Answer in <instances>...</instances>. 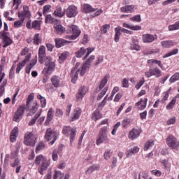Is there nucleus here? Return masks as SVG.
<instances>
[{
  "label": "nucleus",
  "instance_id": "c9c22d12",
  "mask_svg": "<svg viewBox=\"0 0 179 179\" xmlns=\"http://www.w3.org/2000/svg\"><path fill=\"white\" fill-rule=\"evenodd\" d=\"M102 117L103 115L99 110H95L92 115V119L94 120V121H97V120H100Z\"/></svg>",
  "mask_w": 179,
  "mask_h": 179
},
{
  "label": "nucleus",
  "instance_id": "bb28decb",
  "mask_svg": "<svg viewBox=\"0 0 179 179\" xmlns=\"http://www.w3.org/2000/svg\"><path fill=\"white\" fill-rule=\"evenodd\" d=\"M82 115V110L80 108H76L73 110V116L72 117V121H76V120H79Z\"/></svg>",
  "mask_w": 179,
  "mask_h": 179
},
{
  "label": "nucleus",
  "instance_id": "c03bdc74",
  "mask_svg": "<svg viewBox=\"0 0 179 179\" xmlns=\"http://www.w3.org/2000/svg\"><path fill=\"white\" fill-rule=\"evenodd\" d=\"M64 173H62L60 171H55L53 178L54 179H62V178H64Z\"/></svg>",
  "mask_w": 179,
  "mask_h": 179
},
{
  "label": "nucleus",
  "instance_id": "774afa93",
  "mask_svg": "<svg viewBox=\"0 0 179 179\" xmlns=\"http://www.w3.org/2000/svg\"><path fill=\"white\" fill-rule=\"evenodd\" d=\"M122 87H128L129 86V81L127 78H124L122 83Z\"/></svg>",
  "mask_w": 179,
  "mask_h": 179
},
{
  "label": "nucleus",
  "instance_id": "e2e57ef3",
  "mask_svg": "<svg viewBox=\"0 0 179 179\" xmlns=\"http://www.w3.org/2000/svg\"><path fill=\"white\" fill-rule=\"evenodd\" d=\"M44 159H45L44 157H43V155H41L36 157V161H35L36 164H40V163H41V161L43 162Z\"/></svg>",
  "mask_w": 179,
  "mask_h": 179
},
{
  "label": "nucleus",
  "instance_id": "37998d69",
  "mask_svg": "<svg viewBox=\"0 0 179 179\" xmlns=\"http://www.w3.org/2000/svg\"><path fill=\"white\" fill-rule=\"evenodd\" d=\"M169 30L172 31L173 30H179V20L175 22L172 25L169 26Z\"/></svg>",
  "mask_w": 179,
  "mask_h": 179
},
{
  "label": "nucleus",
  "instance_id": "f03ea898",
  "mask_svg": "<svg viewBox=\"0 0 179 179\" xmlns=\"http://www.w3.org/2000/svg\"><path fill=\"white\" fill-rule=\"evenodd\" d=\"M66 33L68 34H72L71 35V40H76L79 36H80V33H82V31L80 29H79V27L76 25H71L70 27H68L66 29Z\"/></svg>",
  "mask_w": 179,
  "mask_h": 179
},
{
  "label": "nucleus",
  "instance_id": "473e14b6",
  "mask_svg": "<svg viewBox=\"0 0 179 179\" xmlns=\"http://www.w3.org/2000/svg\"><path fill=\"white\" fill-rule=\"evenodd\" d=\"M152 76H156V78H160L162 76V71L157 67H155L154 69H150Z\"/></svg>",
  "mask_w": 179,
  "mask_h": 179
},
{
  "label": "nucleus",
  "instance_id": "f8f14e48",
  "mask_svg": "<svg viewBox=\"0 0 179 179\" xmlns=\"http://www.w3.org/2000/svg\"><path fill=\"white\" fill-rule=\"evenodd\" d=\"M50 80L55 87H61L62 86V79L58 76H52Z\"/></svg>",
  "mask_w": 179,
  "mask_h": 179
},
{
  "label": "nucleus",
  "instance_id": "13d9d810",
  "mask_svg": "<svg viewBox=\"0 0 179 179\" xmlns=\"http://www.w3.org/2000/svg\"><path fill=\"white\" fill-rule=\"evenodd\" d=\"M45 64L50 71H52V69H54V67L55 66V63L54 62H50L49 63L48 62H45Z\"/></svg>",
  "mask_w": 179,
  "mask_h": 179
},
{
  "label": "nucleus",
  "instance_id": "2eb2a0df",
  "mask_svg": "<svg viewBox=\"0 0 179 179\" xmlns=\"http://www.w3.org/2000/svg\"><path fill=\"white\" fill-rule=\"evenodd\" d=\"M18 17L22 19H26V17H29V19H30V11L29 10V6H23V11L18 12Z\"/></svg>",
  "mask_w": 179,
  "mask_h": 179
},
{
  "label": "nucleus",
  "instance_id": "5fc2aeb1",
  "mask_svg": "<svg viewBox=\"0 0 179 179\" xmlns=\"http://www.w3.org/2000/svg\"><path fill=\"white\" fill-rule=\"evenodd\" d=\"M50 9H51V6H50V5H46L43 7V13L44 16H46L47 13H50Z\"/></svg>",
  "mask_w": 179,
  "mask_h": 179
},
{
  "label": "nucleus",
  "instance_id": "f257e3e1",
  "mask_svg": "<svg viewBox=\"0 0 179 179\" xmlns=\"http://www.w3.org/2000/svg\"><path fill=\"white\" fill-rule=\"evenodd\" d=\"M44 138L46 142H50V141H52L50 143V145H54L57 139H58V135L55 131L52 130V129L48 128L46 129Z\"/></svg>",
  "mask_w": 179,
  "mask_h": 179
},
{
  "label": "nucleus",
  "instance_id": "0e129e2a",
  "mask_svg": "<svg viewBox=\"0 0 179 179\" xmlns=\"http://www.w3.org/2000/svg\"><path fill=\"white\" fill-rule=\"evenodd\" d=\"M38 110V106L37 105V102H34V106H33L32 108L31 109V113L34 114L35 113L37 112Z\"/></svg>",
  "mask_w": 179,
  "mask_h": 179
},
{
  "label": "nucleus",
  "instance_id": "79ce46f5",
  "mask_svg": "<svg viewBox=\"0 0 179 179\" xmlns=\"http://www.w3.org/2000/svg\"><path fill=\"white\" fill-rule=\"evenodd\" d=\"M23 23H24V18H20V20L14 22V27L19 29L23 26Z\"/></svg>",
  "mask_w": 179,
  "mask_h": 179
},
{
  "label": "nucleus",
  "instance_id": "6e6552de",
  "mask_svg": "<svg viewBox=\"0 0 179 179\" xmlns=\"http://www.w3.org/2000/svg\"><path fill=\"white\" fill-rule=\"evenodd\" d=\"M78 13V7H76L75 5H70L66 9V16L71 19L72 17H75Z\"/></svg>",
  "mask_w": 179,
  "mask_h": 179
},
{
  "label": "nucleus",
  "instance_id": "de8ad7c7",
  "mask_svg": "<svg viewBox=\"0 0 179 179\" xmlns=\"http://www.w3.org/2000/svg\"><path fill=\"white\" fill-rule=\"evenodd\" d=\"M153 145H155V143H153V141L148 140L145 144L144 150L145 151L148 150L149 148H152Z\"/></svg>",
  "mask_w": 179,
  "mask_h": 179
},
{
  "label": "nucleus",
  "instance_id": "0eeeda50",
  "mask_svg": "<svg viewBox=\"0 0 179 179\" xmlns=\"http://www.w3.org/2000/svg\"><path fill=\"white\" fill-rule=\"evenodd\" d=\"M2 36V44L3 48H6V47H8V45H11V44L13 43V41L12 38L9 37V33L6 32L5 31H3L1 32Z\"/></svg>",
  "mask_w": 179,
  "mask_h": 179
},
{
  "label": "nucleus",
  "instance_id": "2f4dec72",
  "mask_svg": "<svg viewBox=\"0 0 179 179\" xmlns=\"http://www.w3.org/2000/svg\"><path fill=\"white\" fill-rule=\"evenodd\" d=\"M138 152H139V147H134L127 151V157H131V156L138 153Z\"/></svg>",
  "mask_w": 179,
  "mask_h": 179
},
{
  "label": "nucleus",
  "instance_id": "39448f33",
  "mask_svg": "<svg viewBox=\"0 0 179 179\" xmlns=\"http://www.w3.org/2000/svg\"><path fill=\"white\" fill-rule=\"evenodd\" d=\"M24 143L27 146H34L36 145V136L33 132L27 131L25 134Z\"/></svg>",
  "mask_w": 179,
  "mask_h": 179
},
{
  "label": "nucleus",
  "instance_id": "393cba45",
  "mask_svg": "<svg viewBox=\"0 0 179 179\" xmlns=\"http://www.w3.org/2000/svg\"><path fill=\"white\" fill-rule=\"evenodd\" d=\"M161 45L163 48H171V47H174V45H176V42L173 41H163L161 42Z\"/></svg>",
  "mask_w": 179,
  "mask_h": 179
},
{
  "label": "nucleus",
  "instance_id": "f3484780",
  "mask_svg": "<svg viewBox=\"0 0 179 179\" xmlns=\"http://www.w3.org/2000/svg\"><path fill=\"white\" fill-rule=\"evenodd\" d=\"M62 149H64V145H60L57 150H53L52 153V159L54 162H57L58 160V155H61V152H62Z\"/></svg>",
  "mask_w": 179,
  "mask_h": 179
},
{
  "label": "nucleus",
  "instance_id": "052dcab7",
  "mask_svg": "<svg viewBox=\"0 0 179 179\" xmlns=\"http://www.w3.org/2000/svg\"><path fill=\"white\" fill-rule=\"evenodd\" d=\"M131 122V120H129V118L126 117L123 120L122 125L124 128H125V127H127V125H129Z\"/></svg>",
  "mask_w": 179,
  "mask_h": 179
},
{
  "label": "nucleus",
  "instance_id": "ddd939ff",
  "mask_svg": "<svg viewBox=\"0 0 179 179\" xmlns=\"http://www.w3.org/2000/svg\"><path fill=\"white\" fill-rule=\"evenodd\" d=\"M142 40L143 43H153L155 40H157V36L150 34H143L142 36Z\"/></svg>",
  "mask_w": 179,
  "mask_h": 179
},
{
  "label": "nucleus",
  "instance_id": "7c9ffc66",
  "mask_svg": "<svg viewBox=\"0 0 179 179\" xmlns=\"http://www.w3.org/2000/svg\"><path fill=\"white\" fill-rule=\"evenodd\" d=\"M69 57V53L68 52H64L63 53L59 54V62L60 64H62L64 61Z\"/></svg>",
  "mask_w": 179,
  "mask_h": 179
},
{
  "label": "nucleus",
  "instance_id": "338daca9",
  "mask_svg": "<svg viewBox=\"0 0 179 179\" xmlns=\"http://www.w3.org/2000/svg\"><path fill=\"white\" fill-rule=\"evenodd\" d=\"M64 115V111L59 108L56 109V116L57 117H62Z\"/></svg>",
  "mask_w": 179,
  "mask_h": 179
},
{
  "label": "nucleus",
  "instance_id": "58836bf2",
  "mask_svg": "<svg viewBox=\"0 0 179 179\" xmlns=\"http://www.w3.org/2000/svg\"><path fill=\"white\" fill-rule=\"evenodd\" d=\"M110 78L109 75H106L105 76V78H103V80L101 82V84L99 85V89L101 90V89H103V87H104V86H106V85H107V82L108 80Z\"/></svg>",
  "mask_w": 179,
  "mask_h": 179
},
{
  "label": "nucleus",
  "instance_id": "c85d7f7f",
  "mask_svg": "<svg viewBox=\"0 0 179 179\" xmlns=\"http://www.w3.org/2000/svg\"><path fill=\"white\" fill-rule=\"evenodd\" d=\"M123 27H126L127 29H130V30H142V27L139 25H132L127 23L123 24Z\"/></svg>",
  "mask_w": 179,
  "mask_h": 179
},
{
  "label": "nucleus",
  "instance_id": "9d476101",
  "mask_svg": "<svg viewBox=\"0 0 179 179\" xmlns=\"http://www.w3.org/2000/svg\"><path fill=\"white\" fill-rule=\"evenodd\" d=\"M166 144L169 148H172V149H177L179 146V142L177 141V138L173 135L169 136L166 138Z\"/></svg>",
  "mask_w": 179,
  "mask_h": 179
},
{
  "label": "nucleus",
  "instance_id": "cd10ccee",
  "mask_svg": "<svg viewBox=\"0 0 179 179\" xmlns=\"http://www.w3.org/2000/svg\"><path fill=\"white\" fill-rule=\"evenodd\" d=\"M130 50L141 51V46L138 44V41L133 39L129 46Z\"/></svg>",
  "mask_w": 179,
  "mask_h": 179
},
{
  "label": "nucleus",
  "instance_id": "a211bd4d",
  "mask_svg": "<svg viewBox=\"0 0 179 179\" xmlns=\"http://www.w3.org/2000/svg\"><path fill=\"white\" fill-rule=\"evenodd\" d=\"M52 118H54V109L52 108H49V110L48 111L47 117H46V120L44 123V125L47 127L51 121H52Z\"/></svg>",
  "mask_w": 179,
  "mask_h": 179
},
{
  "label": "nucleus",
  "instance_id": "423d86ee",
  "mask_svg": "<svg viewBox=\"0 0 179 179\" xmlns=\"http://www.w3.org/2000/svg\"><path fill=\"white\" fill-rule=\"evenodd\" d=\"M24 108H26V106L22 104L19 106L17 109L16 112L14 114L13 120L15 122H19L22 118H23V115H24Z\"/></svg>",
  "mask_w": 179,
  "mask_h": 179
},
{
  "label": "nucleus",
  "instance_id": "a18cd8bd",
  "mask_svg": "<svg viewBox=\"0 0 179 179\" xmlns=\"http://www.w3.org/2000/svg\"><path fill=\"white\" fill-rule=\"evenodd\" d=\"M41 22L38 20H35L32 22L31 27L32 29H35L36 30H40Z\"/></svg>",
  "mask_w": 179,
  "mask_h": 179
},
{
  "label": "nucleus",
  "instance_id": "b1692460",
  "mask_svg": "<svg viewBox=\"0 0 179 179\" xmlns=\"http://www.w3.org/2000/svg\"><path fill=\"white\" fill-rule=\"evenodd\" d=\"M53 15L56 16V17H64V16H65V11H62V7H57Z\"/></svg>",
  "mask_w": 179,
  "mask_h": 179
},
{
  "label": "nucleus",
  "instance_id": "3c124183",
  "mask_svg": "<svg viewBox=\"0 0 179 179\" xmlns=\"http://www.w3.org/2000/svg\"><path fill=\"white\" fill-rule=\"evenodd\" d=\"M111 155H113V151H111V150H106L104 152L105 160H108L111 157Z\"/></svg>",
  "mask_w": 179,
  "mask_h": 179
},
{
  "label": "nucleus",
  "instance_id": "69168bd1",
  "mask_svg": "<svg viewBox=\"0 0 179 179\" xmlns=\"http://www.w3.org/2000/svg\"><path fill=\"white\" fill-rule=\"evenodd\" d=\"M130 20H133V22H141V15H137L130 18Z\"/></svg>",
  "mask_w": 179,
  "mask_h": 179
},
{
  "label": "nucleus",
  "instance_id": "603ef678",
  "mask_svg": "<svg viewBox=\"0 0 179 179\" xmlns=\"http://www.w3.org/2000/svg\"><path fill=\"white\" fill-rule=\"evenodd\" d=\"M33 99H34V93H31L27 100V104L26 106L29 108H30L29 104H30V101H31V100H33Z\"/></svg>",
  "mask_w": 179,
  "mask_h": 179
},
{
  "label": "nucleus",
  "instance_id": "49530a36",
  "mask_svg": "<svg viewBox=\"0 0 179 179\" xmlns=\"http://www.w3.org/2000/svg\"><path fill=\"white\" fill-rule=\"evenodd\" d=\"M179 80V73H176L173 76H172L169 80L171 83H174V82H177Z\"/></svg>",
  "mask_w": 179,
  "mask_h": 179
},
{
  "label": "nucleus",
  "instance_id": "4be33fe9",
  "mask_svg": "<svg viewBox=\"0 0 179 179\" xmlns=\"http://www.w3.org/2000/svg\"><path fill=\"white\" fill-rule=\"evenodd\" d=\"M47 169H48V162H47V159H43L41 167L38 169V172L43 175Z\"/></svg>",
  "mask_w": 179,
  "mask_h": 179
},
{
  "label": "nucleus",
  "instance_id": "09e8293b",
  "mask_svg": "<svg viewBox=\"0 0 179 179\" xmlns=\"http://www.w3.org/2000/svg\"><path fill=\"white\" fill-rule=\"evenodd\" d=\"M176 54H178V49H174L171 52L166 54L163 56V58H169V57H171V55H176Z\"/></svg>",
  "mask_w": 179,
  "mask_h": 179
},
{
  "label": "nucleus",
  "instance_id": "6ab92c4d",
  "mask_svg": "<svg viewBox=\"0 0 179 179\" xmlns=\"http://www.w3.org/2000/svg\"><path fill=\"white\" fill-rule=\"evenodd\" d=\"M107 142H108V137L107 136V134H99V138L96 140V145L99 146L101 145V143H107Z\"/></svg>",
  "mask_w": 179,
  "mask_h": 179
},
{
  "label": "nucleus",
  "instance_id": "4c0bfd02",
  "mask_svg": "<svg viewBox=\"0 0 179 179\" xmlns=\"http://www.w3.org/2000/svg\"><path fill=\"white\" fill-rule=\"evenodd\" d=\"M40 115H41V112H38L36 114H35V115L31 119V120L29 122V125L30 126L34 125V124H36V121H37Z\"/></svg>",
  "mask_w": 179,
  "mask_h": 179
},
{
  "label": "nucleus",
  "instance_id": "20e7f679",
  "mask_svg": "<svg viewBox=\"0 0 179 179\" xmlns=\"http://www.w3.org/2000/svg\"><path fill=\"white\" fill-rule=\"evenodd\" d=\"M80 66V63L77 62L75 65V66L71 69L70 73V76L71 78V83H76V80H78L79 78V73H80V71H82V68L78 69Z\"/></svg>",
  "mask_w": 179,
  "mask_h": 179
},
{
  "label": "nucleus",
  "instance_id": "c756f323",
  "mask_svg": "<svg viewBox=\"0 0 179 179\" xmlns=\"http://www.w3.org/2000/svg\"><path fill=\"white\" fill-rule=\"evenodd\" d=\"M96 170H100V165L99 164H93L92 166H90L88 169L86 171V174H92L93 171H96Z\"/></svg>",
  "mask_w": 179,
  "mask_h": 179
},
{
  "label": "nucleus",
  "instance_id": "9b49d317",
  "mask_svg": "<svg viewBox=\"0 0 179 179\" xmlns=\"http://www.w3.org/2000/svg\"><path fill=\"white\" fill-rule=\"evenodd\" d=\"M141 132H142V129H132L129 133V139H131V141H134V139L139 138Z\"/></svg>",
  "mask_w": 179,
  "mask_h": 179
},
{
  "label": "nucleus",
  "instance_id": "1a4fd4ad",
  "mask_svg": "<svg viewBox=\"0 0 179 179\" xmlns=\"http://www.w3.org/2000/svg\"><path fill=\"white\" fill-rule=\"evenodd\" d=\"M94 59H95L94 55H92L85 63H83L80 70V76H85V73H86V71L90 66V64H92V62H93Z\"/></svg>",
  "mask_w": 179,
  "mask_h": 179
},
{
  "label": "nucleus",
  "instance_id": "864d4df0",
  "mask_svg": "<svg viewBox=\"0 0 179 179\" xmlns=\"http://www.w3.org/2000/svg\"><path fill=\"white\" fill-rule=\"evenodd\" d=\"M20 150V147H19V145H16L15 152H11V157L13 159H15V157H17V155H19Z\"/></svg>",
  "mask_w": 179,
  "mask_h": 179
},
{
  "label": "nucleus",
  "instance_id": "a878e982",
  "mask_svg": "<svg viewBox=\"0 0 179 179\" xmlns=\"http://www.w3.org/2000/svg\"><path fill=\"white\" fill-rule=\"evenodd\" d=\"M36 64H37V56H36V58L34 59L32 61H31L30 64H29L27 66L26 73L29 74L31 69H33V68L34 67V65H36Z\"/></svg>",
  "mask_w": 179,
  "mask_h": 179
},
{
  "label": "nucleus",
  "instance_id": "4468645a",
  "mask_svg": "<svg viewBox=\"0 0 179 179\" xmlns=\"http://www.w3.org/2000/svg\"><path fill=\"white\" fill-rule=\"evenodd\" d=\"M136 9H138V7L134 5H127L120 8L121 12H124V13H132L135 12Z\"/></svg>",
  "mask_w": 179,
  "mask_h": 179
},
{
  "label": "nucleus",
  "instance_id": "7ed1b4c3",
  "mask_svg": "<svg viewBox=\"0 0 179 179\" xmlns=\"http://www.w3.org/2000/svg\"><path fill=\"white\" fill-rule=\"evenodd\" d=\"M62 133L66 136H69V135H70L71 143H72V142L75 141V138H76V128H71V127L65 126L63 127Z\"/></svg>",
  "mask_w": 179,
  "mask_h": 179
},
{
  "label": "nucleus",
  "instance_id": "bf43d9fd",
  "mask_svg": "<svg viewBox=\"0 0 179 179\" xmlns=\"http://www.w3.org/2000/svg\"><path fill=\"white\" fill-rule=\"evenodd\" d=\"M110 29V24H105L103 26H102L101 27V33H103V34H106V33H107V29Z\"/></svg>",
  "mask_w": 179,
  "mask_h": 179
},
{
  "label": "nucleus",
  "instance_id": "8fccbe9b",
  "mask_svg": "<svg viewBox=\"0 0 179 179\" xmlns=\"http://www.w3.org/2000/svg\"><path fill=\"white\" fill-rule=\"evenodd\" d=\"M45 148V144L43 142L39 143L36 148V153H38L40 150H43Z\"/></svg>",
  "mask_w": 179,
  "mask_h": 179
},
{
  "label": "nucleus",
  "instance_id": "f704fd0d",
  "mask_svg": "<svg viewBox=\"0 0 179 179\" xmlns=\"http://www.w3.org/2000/svg\"><path fill=\"white\" fill-rule=\"evenodd\" d=\"M83 10L85 13H90V12H95L96 9L93 8L90 4H84Z\"/></svg>",
  "mask_w": 179,
  "mask_h": 179
},
{
  "label": "nucleus",
  "instance_id": "72a5a7b5",
  "mask_svg": "<svg viewBox=\"0 0 179 179\" xmlns=\"http://www.w3.org/2000/svg\"><path fill=\"white\" fill-rule=\"evenodd\" d=\"M33 43L35 45H38V44H41V36H40V34H36L34 35L33 38Z\"/></svg>",
  "mask_w": 179,
  "mask_h": 179
},
{
  "label": "nucleus",
  "instance_id": "5701e85b",
  "mask_svg": "<svg viewBox=\"0 0 179 179\" xmlns=\"http://www.w3.org/2000/svg\"><path fill=\"white\" fill-rule=\"evenodd\" d=\"M45 23H49L50 24H54L55 25L57 23H58L59 21H58V20L52 17V15L49 14V15H45Z\"/></svg>",
  "mask_w": 179,
  "mask_h": 179
},
{
  "label": "nucleus",
  "instance_id": "4d7b16f0",
  "mask_svg": "<svg viewBox=\"0 0 179 179\" xmlns=\"http://www.w3.org/2000/svg\"><path fill=\"white\" fill-rule=\"evenodd\" d=\"M38 55H45V46L41 45L38 49Z\"/></svg>",
  "mask_w": 179,
  "mask_h": 179
},
{
  "label": "nucleus",
  "instance_id": "412c9836",
  "mask_svg": "<svg viewBox=\"0 0 179 179\" xmlns=\"http://www.w3.org/2000/svg\"><path fill=\"white\" fill-rule=\"evenodd\" d=\"M55 43L56 48H61V47H64V45L67 44V43H69V41L63 38H55Z\"/></svg>",
  "mask_w": 179,
  "mask_h": 179
},
{
  "label": "nucleus",
  "instance_id": "dca6fc26",
  "mask_svg": "<svg viewBox=\"0 0 179 179\" xmlns=\"http://www.w3.org/2000/svg\"><path fill=\"white\" fill-rule=\"evenodd\" d=\"M148 104V98L141 99L139 101L136 103V107L138 108V110H145L146 108V106Z\"/></svg>",
  "mask_w": 179,
  "mask_h": 179
},
{
  "label": "nucleus",
  "instance_id": "ea45409f",
  "mask_svg": "<svg viewBox=\"0 0 179 179\" xmlns=\"http://www.w3.org/2000/svg\"><path fill=\"white\" fill-rule=\"evenodd\" d=\"M85 54H86V49H85V48H81L77 52H76V57H77V58H82Z\"/></svg>",
  "mask_w": 179,
  "mask_h": 179
},
{
  "label": "nucleus",
  "instance_id": "6e6d98bb",
  "mask_svg": "<svg viewBox=\"0 0 179 179\" xmlns=\"http://www.w3.org/2000/svg\"><path fill=\"white\" fill-rule=\"evenodd\" d=\"M25 65L26 64L23 62H22L21 63H19V64L17 65V69H16V73H19V72H20V71H22V69L24 68Z\"/></svg>",
  "mask_w": 179,
  "mask_h": 179
},
{
  "label": "nucleus",
  "instance_id": "aec40b11",
  "mask_svg": "<svg viewBox=\"0 0 179 179\" xmlns=\"http://www.w3.org/2000/svg\"><path fill=\"white\" fill-rule=\"evenodd\" d=\"M54 29H55V33H57V34H62L63 33L65 32V29L59 23V21L54 24Z\"/></svg>",
  "mask_w": 179,
  "mask_h": 179
},
{
  "label": "nucleus",
  "instance_id": "a19ab883",
  "mask_svg": "<svg viewBox=\"0 0 179 179\" xmlns=\"http://www.w3.org/2000/svg\"><path fill=\"white\" fill-rule=\"evenodd\" d=\"M176 101H177V99L173 97L171 102L166 106V110H173L176 105Z\"/></svg>",
  "mask_w": 179,
  "mask_h": 179
},
{
  "label": "nucleus",
  "instance_id": "680f3d73",
  "mask_svg": "<svg viewBox=\"0 0 179 179\" xmlns=\"http://www.w3.org/2000/svg\"><path fill=\"white\" fill-rule=\"evenodd\" d=\"M87 52L85 57H84V59H86L87 58V57H89V55H90V54H92V52H93V51H94V48H87Z\"/></svg>",
  "mask_w": 179,
  "mask_h": 179
},
{
  "label": "nucleus",
  "instance_id": "e433bc0d",
  "mask_svg": "<svg viewBox=\"0 0 179 179\" xmlns=\"http://www.w3.org/2000/svg\"><path fill=\"white\" fill-rule=\"evenodd\" d=\"M86 94L85 90H80L77 94H76V99L78 101H82V99L83 97H85V95Z\"/></svg>",
  "mask_w": 179,
  "mask_h": 179
}]
</instances>
